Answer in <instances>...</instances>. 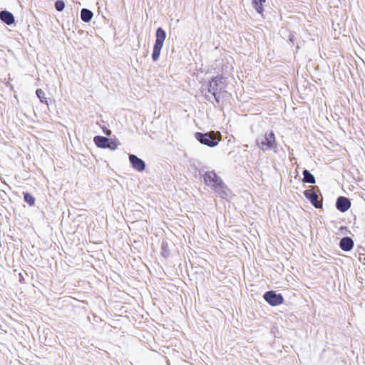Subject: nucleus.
Here are the masks:
<instances>
[{
	"label": "nucleus",
	"instance_id": "nucleus-5",
	"mask_svg": "<svg viewBox=\"0 0 365 365\" xmlns=\"http://www.w3.org/2000/svg\"><path fill=\"white\" fill-rule=\"evenodd\" d=\"M224 84L225 78L222 76L213 77L210 81L208 91L215 96L217 101H218V100L216 98V94L223 88Z\"/></svg>",
	"mask_w": 365,
	"mask_h": 365
},
{
	"label": "nucleus",
	"instance_id": "nucleus-16",
	"mask_svg": "<svg viewBox=\"0 0 365 365\" xmlns=\"http://www.w3.org/2000/svg\"><path fill=\"white\" fill-rule=\"evenodd\" d=\"M24 201L30 206H34L35 205V197L29 192H24Z\"/></svg>",
	"mask_w": 365,
	"mask_h": 365
},
{
	"label": "nucleus",
	"instance_id": "nucleus-14",
	"mask_svg": "<svg viewBox=\"0 0 365 365\" xmlns=\"http://www.w3.org/2000/svg\"><path fill=\"white\" fill-rule=\"evenodd\" d=\"M303 181L307 183H314L315 178L312 174H311L307 170L303 171Z\"/></svg>",
	"mask_w": 365,
	"mask_h": 365
},
{
	"label": "nucleus",
	"instance_id": "nucleus-2",
	"mask_svg": "<svg viewBox=\"0 0 365 365\" xmlns=\"http://www.w3.org/2000/svg\"><path fill=\"white\" fill-rule=\"evenodd\" d=\"M195 138L202 144L206 145L209 147H215L221 140L222 135L218 131H211L206 133H196Z\"/></svg>",
	"mask_w": 365,
	"mask_h": 365
},
{
	"label": "nucleus",
	"instance_id": "nucleus-6",
	"mask_svg": "<svg viewBox=\"0 0 365 365\" xmlns=\"http://www.w3.org/2000/svg\"><path fill=\"white\" fill-rule=\"evenodd\" d=\"M263 297L268 304L273 307L280 305L284 302L282 294H277L275 291L265 292Z\"/></svg>",
	"mask_w": 365,
	"mask_h": 365
},
{
	"label": "nucleus",
	"instance_id": "nucleus-4",
	"mask_svg": "<svg viewBox=\"0 0 365 365\" xmlns=\"http://www.w3.org/2000/svg\"><path fill=\"white\" fill-rule=\"evenodd\" d=\"M93 141L97 147L101 148H109L112 150L118 148V142L115 140L109 139L106 137L97 135L93 138Z\"/></svg>",
	"mask_w": 365,
	"mask_h": 365
},
{
	"label": "nucleus",
	"instance_id": "nucleus-12",
	"mask_svg": "<svg viewBox=\"0 0 365 365\" xmlns=\"http://www.w3.org/2000/svg\"><path fill=\"white\" fill-rule=\"evenodd\" d=\"M0 19L7 25H11L14 22L13 14L7 11L0 12Z\"/></svg>",
	"mask_w": 365,
	"mask_h": 365
},
{
	"label": "nucleus",
	"instance_id": "nucleus-18",
	"mask_svg": "<svg viewBox=\"0 0 365 365\" xmlns=\"http://www.w3.org/2000/svg\"><path fill=\"white\" fill-rule=\"evenodd\" d=\"M65 7V4L62 0H58L55 3V8L57 11H61Z\"/></svg>",
	"mask_w": 365,
	"mask_h": 365
},
{
	"label": "nucleus",
	"instance_id": "nucleus-15",
	"mask_svg": "<svg viewBox=\"0 0 365 365\" xmlns=\"http://www.w3.org/2000/svg\"><path fill=\"white\" fill-rule=\"evenodd\" d=\"M265 1L266 0H253V6L259 14H262L263 12V4L265 3Z\"/></svg>",
	"mask_w": 365,
	"mask_h": 365
},
{
	"label": "nucleus",
	"instance_id": "nucleus-13",
	"mask_svg": "<svg viewBox=\"0 0 365 365\" xmlns=\"http://www.w3.org/2000/svg\"><path fill=\"white\" fill-rule=\"evenodd\" d=\"M93 12L87 9H83L81 11V18L84 22H89L93 18Z\"/></svg>",
	"mask_w": 365,
	"mask_h": 365
},
{
	"label": "nucleus",
	"instance_id": "nucleus-3",
	"mask_svg": "<svg viewBox=\"0 0 365 365\" xmlns=\"http://www.w3.org/2000/svg\"><path fill=\"white\" fill-rule=\"evenodd\" d=\"M166 37V33L162 28H158L156 30V39L153 47L152 58L154 61L158 60L160 51L163 48L164 41Z\"/></svg>",
	"mask_w": 365,
	"mask_h": 365
},
{
	"label": "nucleus",
	"instance_id": "nucleus-11",
	"mask_svg": "<svg viewBox=\"0 0 365 365\" xmlns=\"http://www.w3.org/2000/svg\"><path fill=\"white\" fill-rule=\"evenodd\" d=\"M339 247L343 251H350L354 247V241L349 237H343L340 240Z\"/></svg>",
	"mask_w": 365,
	"mask_h": 365
},
{
	"label": "nucleus",
	"instance_id": "nucleus-10",
	"mask_svg": "<svg viewBox=\"0 0 365 365\" xmlns=\"http://www.w3.org/2000/svg\"><path fill=\"white\" fill-rule=\"evenodd\" d=\"M351 207V202L346 197H339L336 200V207L341 212H346Z\"/></svg>",
	"mask_w": 365,
	"mask_h": 365
},
{
	"label": "nucleus",
	"instance_id": "nucleus-17",
	"mask_svg": "<svg viewBox=\"0 0 365 365\" xmlns=\"http://www.w3.org/2000/svg\"><path fill=\"white\" fill-rule=\"evenodd\" d=\"M36 93L41 103L47 104V98L46 97V94L42 89L38 88L36 91Z\"/></svg>",
	"mask_w": 365,
	"mask_h": 365
},
{
	"label": "nucleus",
	"instance_id": "nucleus-9",
	"mask_svg": "<svg viewBox=\"0 0 365 365\" xmlns=\"http://www.w3.org/2000/svg\"><path fill=\"white\" fill-rule=\"evenodd\" d=\"M129 160L134 169L140 172L144 170L145 165L141 159L135 155H130Z\"/></svg>",
	"mask_w": 365,
	"mask_h": 365
},
{
	"label": "nucleus",
	"instance_id": "nucleus-20",
	"mask_svg": "<svg viewBox=\"0 0 365 365\" xmlns=\"http://www.w3.org/2000/svg\"><path fill=\"white\" fill-rule=\"evenodd\" d=\"M364 259H365V257H364Z\"/></svg>",
	"mask_w": 365,
	"mask_h": 365
},
{
	"label": "nucleus",
	"instance_id": "nucleus-1",
	"mask_svg": "<svg viewBox=\"0 0 365 365\" xmlns=\"http://www.w3.org/2000/svg\"><path fill=\"white\" fill-rule=\"evenodd\" d=\"M204 181L206 185L212 186L215 192L221 197H225L228 195L229 189L215 172H206L204 175Z\"/></svg>",
	"mask_w": 365,
	"mask_h": 365
},
{
	"label": "nucleus",
	"instance_id": "nucleus-19",
	"mask_svg": "<svg viewBox=\"0 0 365 365\" xmlns=\"http://www.w3.org/2000/svg\"><path fill=\"white\" fill-rule=\"evenodd\" d=\"M103 133L105 134H106L107 135H110L111 134V131L109 129H108L107 128H106V127H104L103 128Z\"/></svg>",
	"mask_w": 365,
	"mask_h": 365
},
{
	"label": "nucleus",
	"instance_id": "nucleus-8",
	"mask_svg": "<svg viewBox=\"0 0 365 365\" xmlns=\"http://www.w3.org/2000/svg\"><path fill=\"white\" fill-rule=\"evenodd\" d=\"M304 195L316 208L322 207V201L319 200V196L314 189L305 190Z\"/></svg>",
	"mask_w": 365,
	"mask_h": 365
},
{
	"label": "nucleus",
	"instance_id": "nucleus-7",
	"mask_svg": "<svg viewBox=\"0 0 365 365\" xmlns=\"http://www.w3.org/2000/svg\"><path fill=\"white\" fill-rule=\"evenodd\" d=\"M277 147L275 135L272 131L264 135V140L261 142L262 150H271Z\"/></svg>",
	"mask_w": 365,
	"mask_h": 365
}]
</instances>
